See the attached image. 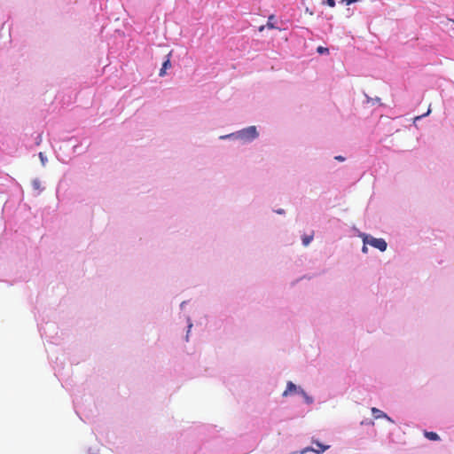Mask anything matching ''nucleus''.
<instances>
[{"label":"nucleus","mask_w":454,"mask_h":454,"mask_svg":"<svg viewBox=\"0 0 454 454\" xmlns=\"http://www.w3.org/2000/svg\"><path fill=\"white\" fill-rule=\"evenodd\" d=\"M364 243L368 244L381 252L387 249V244L383 239H377L370 236H364L363 239Z\"/></svg>","instance_id":"nucleus-1"},{"label":"nucleus","mask_w":454,"mask_h":454,"mask_svg":"<svg viewBox=\"0 0 454 454\" xmlns=\"http://www.w3.org/2000/svg\"><path fill=\"white\" fill-rule=\"evenodd\" d=\"M299 393L302 395V396L304 397L305 401L308 403H312V398L309 397L302 389H299Z\"/></svg>","instance_id":"nucleus-9"},{"label":"nucleus","mask_w":454,"mask_h":454,"mask_svg":"<svg viewBox=\"0 0 454 454\" xmlns=\"http://www.w3.org/2000/svg\"><path fill=\"white\" fill-rule=\"evenodd\" d=\"M299 389L296 385H294L292 381L287 382L286 389L283 393V396H287L293 393L299 392Z\"/></svg>","instance_id":"nucleus-3"},{"label":"nucleus","mask_w":454,"mask_h":454,"mask_svg":"<svg viewBox=\"0 0 454 454\" xmlns=\"http://www.w3.org/2000/svg\"><path fill=\"white\" fill-rule=\"evenodd\" d=\"M317 51L319 54H328L329 53V49L326 48V47L318 46L317 49Z\"/></svg>","instance_id":"nucleus-10"},{"label":"nucleus","mask_w":454,"mask_h":454,"mask_svg":"<svg viewBox=\"0 0 454 454\" xmlns=\"http://www.w3.org/2000/svg\"><path fill=\"white\" fill-rule=\"evenodd\" d=\"M335 159L337 160H340V161H343L344 160V157H342V156H336Z\"/></svg>","instance_id":"nucleus-15"},{"label":"nucleus","mask_w":454,"mask_h":454,"mask_svg":"<svg viewBox=\"0 0 454 454\" xmlns=\"http://www.w3.org/2000/svg\"><path fill=\"white\" fill-rule=\"evenodd\" d=\"M328 5L330 7H334L335 6V1L334 0H326Z\"/></svg>","instance_id":"nucleus-13"},{"label":"nucleus","mask_w":454,"mask_h":454,"mask_svg":"<svg viewBox=\"0 0 454 454\" xmlns=\"http://www.w3.org/2000/svg\"><path fill=\"white\" fill-rule=\"evenodd\" d=\"M367 244L364 243V246L362 247V252L364 254H366L368 252V247H366Z\"/></svg>","instance_id":"nucleus-14"},{"label":"nucleus","mask_w":454,"mask_h":454,"mask_svg":"<svg viewBox=\"0 0 454 454\" xmlns=\"http://www.w3.org/2000/svg\"><path fill=\"white\" fill-rule=\"evenodd\" d=\"M429 113H430V109H428V110H427V112L425 114H423V115H421V116H418V117H416V119H419V118H421V117H423V116H426V115L429 114Z\"/></svg>","instance_id":"nucleus-16"},{"label":"nucleus","mask_w":454,"mask_h":454,"mask_svg":"<svg viewBox=\"0 0 454 454\" xmlns=\"http://www.w3.org/2000/svg\"><path fill=\"white\" fill-rule=\"evenodd\" d=\"M263 28H264V27H263V26H262V27H260V31H262V30H263Z\"/></svg>","instance_id":"nucleus-18"},{"label":"nucleus","mask_w":454,"mask_h":454,"mask_svg":"<svg viewBox=\"0 0 454 454\" xmlns=\"http://www.w3.org/2000/svg\"><path fill=\"white\" fill-rule=\"evenodd\" d=\"M313 239V234L311 235H305L302 237V244L303 246L307 247L309 245V243L312 241Z\"/></svg>","instance_id":"nucleus-8"},{"label":"nucleus","mask_w":454,"mask_h":454,"mask_svg":"<svg viewBox=\"0 0 454 454\" xmlns=\"http://www.w3.org/2000/svg\"><path fill=\"white\" fill-rule=\"evenodd\" d=\"M278 214H284V210L283 209H278L276 211Z\"/></svg>","instance_id":"nucleus-17"},{"label":"nucleus","mask_w":454,"mask_h":454,"mask_svg":"<svg viewBox=\"0 0 454 454\" xmlns=\"http://www.w3.org/2000/svg\"><path fill=\"white\" fill-rule=\"evenodd\" d=\"M258 133L254 126H250L239 132V137L244 140H252L257 137Z\"/></svg>","instance_id":"nucleus-2"},{"label":"nucleus","mask_w":454,"mask_h":454,"mask_svg":"<svg viewBox=\"0 0 454 454\" xmlns=\"http://www.w3.org/2000/svg\"><path fill=\"white\" fill-rule=\"evenodd\" d=\"M32 186L35 190H41V182L38 179H35L32 181Z\"/></svg>","instance_id":"nucleus-11"},{"label":"nucleus","mask_w":454,"mask_h":454,"mask_svg":"<svg viewBox=\"0 0 454 454\" xmlns=\"http://www.w3.org/2000/svg\"><path fill=\"white\" fill-rule=\"evenodd\" d=\"M317 449H309V450L314 451L317 454L323 453L325 450L329 449L328 445H323L322 443L316 442Z\"/></svg>","instance_id":"nucleus-5"},{"label":"nucleus","mask_w":454,"mask_h":454,"mask_svg":"<svg viewBox=\"0 0 454 454\" xmlns=\"http://www.w3.org/2000/svg\"><path fill=\"white\" fill-rule=\"evenodd\" d=\"M273 19H274V16H273V15H271V16H270V17H269V20H268V22H267V27H268L269 28H275V26H274V24H273V23H272V21H271Z\"/></svg>","instance_id":"nucleus-12"},{"label":"nucleus","mask_w":454,"mask_h":454,"mask_svg":"<svg viewBox=\"0 0 454 454\" xmlns=\"http://www.w3.org/2000/svg\"><path fill=\"white\" fill-rule=\"evenodd\" d=\"M171 67V63H170V59L169 58H168V59L166 61L163 62L162 64V67L161 69L160 70V73H159V75L160 76H164L165 74H166V70L168 68H169Z\"/></svg>","instance_id":"nucleus-6"},{"label":"nucleus","mask_w":454,"mask_h":454,"mask_svg":"<svg viewBox=\"0 0 454 454\" xmlns=\"http://www.w3.org/2000/svg\"><path fill=\"white\" fill-rule=\"evenodd\" d=\"M372 412L375 419H380V418H386L388 420H390V418L387 417L386 413H384L382 411L377 409V408H372Z\"/></svg>","instance_id":"nucleus-4"},{"label":"nucleus","mask_w":454,"mask_h":454,"mask_svg":"<svg viewBox=\"0 0 454 454\" xmlns=\"http://www.w3.org/2000/svg\"><path fill=\"white\" fill-rule=\"evenodd\" d=\"M424 435L430 441H438L440 439L439 435L434 432L425 431Z\"/></svg>","instance_id":"nucleus-7"}]
</instances>
